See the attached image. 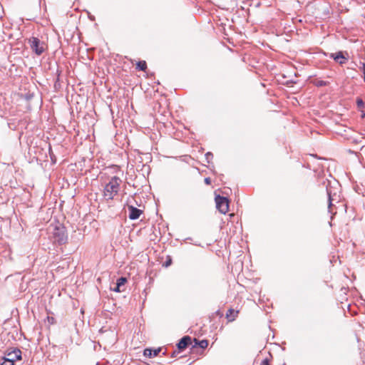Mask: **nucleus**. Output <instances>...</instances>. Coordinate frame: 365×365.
<instances>
[{"mask_svg": "<svg viewBox=\"0 0 365 365\" xmlns=\"http://www.w3.org/2000/svg\"><path fill=\"white\" fill-rule=\"evenodd\" d=\"M180 352H181V351H179L178 349H177V350H174V351L171 353V354H170V357H171V358H175V357H176V356L178 355V354H179Z\"/></svg>", "mask_w": 365, "mask_h": 365, "instance_id": "obj_22", "label": "nucleus"}, {"mask_svg": "<svg viewBox=\"0 0 365 365\" xmlns=\"http://www.w3.org/2000/svg\"><path fill=\"white\" fill-rule=\"evenodd\" d=\"M362 71L364 73V79L365 80V63H362Z\"/></svg>", "mask_w": 365, "mask_h": 365, "instance_id": "obj_25", "label": "nucleus"}, {"mask_svg": "<svg viewBox=\"0 0 365 365\" xmlns=\"http://www.w3.org/2000/svg\"><path fill=\"white\" fill-rule=\"evenodd\" d=\"M216 207L222 214H226L229 210V199L220 195L215 196Z\"/></svg>", "mask_w": 365, "mask_h": 365, "instance_id": "obj_4", "label": "nucleus"}, {"mask_svg": "<svg viewBox=\"0 0 365 365\" xmlns=\"http://www.w3.org/2000/svg\"><path fill=\"white\" fill-rule=\"evenodd\" d=\"M192 338L190 336L186 335V336H184L183 337H182L179 340V341L177 343L176 346H177V349L179 351H182L186 348H187L190 345L192 346Z\"/></svg>", "mask_w": 365, "mask_h": 365, "instance_id": "obj_8", "label": "nucleus"}, {"mask_svg": "<svg viewBox=\"0 0 365 365\" xmlns=\"http://www.w3.org/2000/svg\"><path fill=\"white\" fill-rule=\"evenodd\" d=\"M48 322L51 324H53L56 323V319L53 317H47Z\"/></svg>", "mask_w": 365, "mask_h": 365, "instance_id": "obj_20", "label": "nucleus"}, {"mask_svg": "<svg viewBox=\"0 0 365 365\" xmlns=\"http://www.w3.org/2000/svg\"><path fill=\"white\" fill-rule=\"evenodd\" d=\"M330 57L332 58L336 62L339 64H343L345 63L346 58L344 57L343 53L341 51H339L336 53H331Z\"/></svg>", "mask_w": 365, "mask_h": 365, "instance_id": "obj_12", "label": "nucleus"}, {"mask_svg": "<svg viewBox=\"0 0 365 365\" xmlns=\"http://www.w3.org/2000/svg\"><path fill=\"white\" fill-rule=\"evenodd\" d=\"M122 180L117 176L112 177L103 189V197L106 201L111 200L118 193Z\"/></svg>", "mask_w": 365, "mask_h": 365, "instance_id": "obj_1", "label": "nucleus"}, {"mask_svg": "<svg viewBox=\"0 0 365 365\" xmlns=\"http://www.w3.org/2000/svg\"><path fill=\"white\" fill-rule=\"evenodd\" d=\"M172 264V259L170 256H168L166 261L164 262L163 266L165 267H169Z\"/></svg>", "mask_w": 365, "mask_h": 365, "instance_id": "obj_19", "label": "nucleus"}, {"mask_svg": "<svg viewBox=\"0 0 365 365\" xmlns=\"http://www.w3.org/2000/svg\"><path fill=\"white\" fill-rule=\"evenodd\" d=\"M136 69L141 71H145L147 69V63L145 61H139L136 63Z\"/></svg>", "mask_w": 365, "mask_h": 365, "instance_id": "obj_14", "label": "nucleus"}, {"mask_svg": "<svg viewBox=\"0 0 365 365\" xmlns=\"http://www.w3.org/2000/svg\"><path fill=\"white\" fill-rule=\"evenodd\" d=\"M1 365H14V364H9L8 362L4 361L3 363Z\"/></svg>", "mask_w": 365, "mask_h": 365, "instance_id": "obj_26", "label": "nucleus"}, {"mask_svg": "<svg viewBox=\"0 0 365 365\" xmlns=\"http://www.w3.org/2000/svg\"><path fill=\"white\" fill-rule=\"evenodd\" d=\"M260 365H269V360L267 358L263 359Z\"/></svg>", "mask_w": 365, "mask_h": 365, "instance_id": "obj_23", "label": "nucleus"}, {"mask_svg": "<svg viewBox=\"0 0 365 365\" xmlns=\"http://www.w3.org/2000/svg\"><path fill=\"white\" fill-rule=\"evenodd\" d=\"M326 190L328 195V208L329 212H331V209L332 206L334 205V202H339V195H338L336 192L333 190V187L330 185V182L329 181L326 185Z\"/></svg>", "mask_w": 365, "mask_h": 365, "instance_id": "obj_5", "label": "nucleus"}, {"mask_svg": "<svg viewBox=\"0 0 365 365\" xmlns=\"http://www.w3.org/2000/svg\"><path fill=\"white\" fill-rule=\"evenodd\" d=\"M356 105H357L358 108H359V109L363 108L364 107V102L362 100V98H356Z\"/></svg>", "mask_w": 365, "mask_h": 365, "instance_id": "obj_17", "label": "nucleus"}, {"mask_svg": "<svg viewBox=\"0 0 365 365\" xmlns=\"http://www.w3.org/2000/svg\"><path fill=\"white\" fill-rule=\"evenodd\" d=\"M21 350L19 349H14L13 351L8 352L6 354V356H4L3 359L9 364H14L15 361L21 360Z\"/></svg>", "mask_w": 365, "mask_h": 365, "instance_id": "obj_7", "label": "nucleus"}, {"mask_svg": "<svg viewBox=\"0 0 365 365\" xmlns=\"http://www.w3.org/2000/svg\"><path fill=\"white\" fill-rule=\"evenodd\" d=\"M238 312V311H235L233 309H229L226 313V318L229 322H232L237 317Z\"/></svg>", "mask_w": 365, "mask_h": 365, "instance_id": "obj_13", "label": "nucleus"}, {"mask_svg": "<svg viewBox=\"0 0 365 365\" xmlns=\"http://www.w3.org/2000/svg\"><path fill=\"white\" fill-rule=\"evenodd\" d=\"M193 342L194 344H192L190 348V353L192 354L197 353L200 349H201V353H202L203 350L208 346V341L207 339L200 341L195 338Z\"/></svg>", "mask_w": 365, "mask_h": 365, "instance_id": "obj_6", "label": "nucleus"}, {"mask_svg": "<svg viewBox=\"0 0 365 365\" xmlns=\"http://www.w3.org/2000/svg\"><path fill=\"white\" fill-rule=\"evenodd\" d=\"M53 242L58 245H65L68 242L66 228L63 225L55 226L52 232Z\"/></svg>", "mask_w": 365, "mask_h": 365, "instance_id": "obj_2", "label": "nucleus"}, {"mask_svg": "<svg viewBox=\"0 0 365 365\" xmlns=\"http://www.w3.org/2000/svg\"><path fill=\"white\" fill-rule=\"evenodd\" d=\"M127 282L126 277H121L118 278L116 281L115 287L112 289L113 292H121L123 291V289H121L122 287L125 285V284Z\"/></svg>", "mask_w": 365, "mask_h": 365, "instance_id": "obj_10", "label": "nucleus"}, {"mask_svg": "<svg viewBox=\"0 0 365 365\" xmlns=\"http://www.w3.org/2000/svg\"><path fill=\"white\" fill-rule=\"evenodd\" d=\"M204 182L206 185H210L211 184V179L210 178H205L204 180Z\"/></svg>", "mask_w": 365, "mask_h": 365, "instance_id": "obj_24", "label": "nucleus"}, {"mask_svg": "<svg viewBox=\"0 0 365 365\" xmlns=\"http://www.w3.org/2000/svg\"><path fill=\"white\" fill-rule=\"evenodd\" d=\"M312 83L317 87H322L327 86L329 83L327 81L316 78L312 81Z\"/></svg>", "mask_w": 365, "mask_h": 365, "instance_id": "obj_15", "label": "nucleus"}, {"mask_svg": "<svg viewBox=\"0 0 365 365\" xmlns=\"http://www.w3.org/2000/svg\"><path fill=\"white\" fill-rule=\"evenodd\" d=\"M27 43L32 52H34L37 56H41L43 54L47 48L46 43L36 36H31L29 38L27 39Z\"/></svg>", "mask_w": 365, "mask_h": 365, "instance_id": "obj_3", "label": "nucleus"}, {"mask_svg": "<svg viewBox=\"0 0 365 365\" xmlns=\"http://www.w3.org/2000/svg\"><path fill=\"white\" fill-rule=\"evenodd\" d=\"M205 160L207 163H210L213 159V154L211 152H207L205 155Z\"/></svg>", "mask_w": 365, "mask_h": 365, "instance_id": "obj_16", "label": "nucleus"}, {"mask_svg": "<svg viewBox=\"0 0 365 365\" xmlns=\"http://www.w3.org/2000/svg\"><path fill=\"white\" fill-rule=\"evenodd\" d=\"M128 210L129 212L128 217L132 220L138 219L143 213L141 210L134 207L133 205H128Z\"/></svg>", "mask_w": 365, "mask_h": 365, "instance_id": "obj_9", "label": "nucleus"}, {"mask_svg": "<svg viewBox=\"0 0 365 365\" xmlns=\"http://www.w3.org/2000/svg\"><path fill=\"white\" fill-rule=\"evenodd\" d=\"M56 73H57V77H56V79L55 83H54V86L56 88H57V86H60V84L58 83V81H59V76H60V73H61V71L57 69Z\"/></svg>", "mask_w": 365, "mask_h": 365, "instance_id": "obj_18", "label": "nucleus"}, {"mask_svg": "<svg viewBox=\"0 0 365 365\" xmlns=\"http://www.w3.org/2000/svg\"><path fill=\"white\" fill-rule=\"evenodd\" d=\"M160 351H161V348H158V349H154L147 348V349H144L143 354L145 356L150 358L153 356H158L159 354V353L160 352Z\"/></svg>", "mask_w": 365, "mask_h": 365, "instance_id": "obj_11", "label": "nucleus"}, {"mask_svg": "<svg viewBox=\"0 0 365 365\" xmlns=\"http://www.w3.org/2000/svg\"><path fill=\"white\" fill-rule=\"evenodd\" d=\"M364 116H365V113H363L361 114V117H362V118H364Z\"/></svg>", "mask_w": 365, "mask_h": 365, "instance_id": "obj_27", "label": "nucleus"}, {"mask_svg": "<svg viewBox=\"0 0 365 365\" xmlns=\"http://www.w3.org/2000/svg\"><path fill=\"white\" fill-rule=\"evenodd\" d=\"M49 154H50V157H51V160L55 163L56 162V157L55 155H53V153H52V150H51V148L50 147L49 148Z\"/></svg>", "mask_w": 365, "mask_h": 365, "instance_id": "obj_21", "label": "nucleus"}]
</instances>
